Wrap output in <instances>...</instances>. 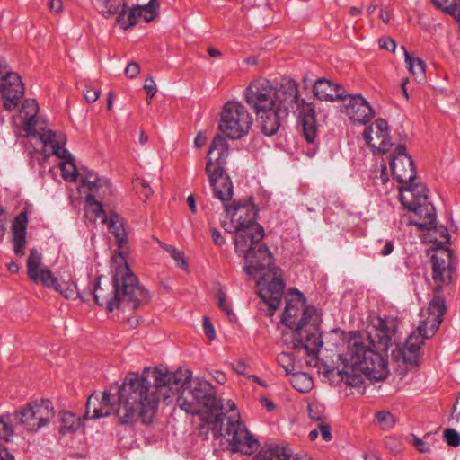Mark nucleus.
<instances>
[{
    "label": "nucleus",
    "instance_id": "f257e3e1",
    "mask_svg": "<svg viewBox=\"0 0 460 460\" xmlns=\"http://www.w3.org/2000/svg\"><path fill=\"white\" fill-rule=\"evenodd\" d=\"M180 390L177 404L189 414H200L201 429L211 430L215 438H226L233 452L250 455L257 449L258 441L241 421L235 404L228 401L229 411L225 412L221 400L212 393V385L192 378L189 369L171 372L146 367L141 376H127L117 392L119 422L133 424L139 419L144 424L153 422L160 401L170 403Z\"/></svg>",
    "mask_w": 460,
    "mask_h": 460
},
{
    "label": "nucleus",
    "instance_id": "f03ea898",
    "mask_svg": "<svg viewBox=\"0 0 460 460\" xmlns=\"http://www.w3.org/2000/svg\"><path fill=\"white\" fill-rule=\"evenodd\" d=\"M397 320L393 317H376L368 338L373 347L367 345L361 335L351 333L346 350L340 355L341 365L327 371L331 383L344 382L348 386L360 388L366 377L384 380L388 375L387 360L381 351H387L395 343Z\"/></svg>",
    "mask_w": 460,
    "mask_h": 460
},
{
    "label": "nucleus",
    "instance_id": "7ed1b4c3",
    "mask_svg": "<svg viewBox=\"0 0 460 460\" xmlns=\"http://www.w3.org/2000/svg\"><path fill=\"white\" fill-rule=\"evenodd\" d=\"M245 101L257 115L261 111L278 107L284 111L299 110V120L308 143H314L317 137L315 112L310 103L299 98L298 84L291 79L283 80L279 87L266 78L252 81L245 91Z\"/></svg>",
    "mask_w": 460,
    "mask_h": 460
},
{
    "label": "nucleus",
    "instance_id": "20e7f679",
    "mask_svg": "<svg viewBox=\"0 0 460 460\" xmlns=\"http://www.w3.org/2000/svg\"><path fill=\"white\" fill-rule=\"evenodd\" d=\"M111 270V282L99 277L94 285L92 293L96 304L111 312L114 309L134 311L140 305L148 302V292L139 285L121 252L113 255Z\"/></svg>",
    "mask_w": 460,
    "mask_h": 460
},
{
    "label": "nucleus",
    "instance_id": "39448f33",
    "mask_svg": "<svg viewBox=\"0 0 460 460\" xmlns=\"http://www.w3.org/2000/svg\"><path fill=\"white\" fill-rule=\"evenodd\" d=\"M282 323L287 327L283 332V338L288 347L297 350L304 349L308 356L316 354L323 345L319 335L321 314L314 306L305 305L300 292L287 302Z\"/></svg>",
    "mask_w": 460,
    "mask_h": 460
},
{
    "label": "nucleus",
    "instance_id": "423d86ee",
    "mask_svg": "<svg viewBox=\"0 0 460 460\" xmlns=\"http://www.w3.org/2000/svg\"><path fill=\"white\" fill-rule=\"evenodd\" d=\"M446 310L445 299L436 294L429 304L428 318L408 337L402 347L397 345L395 349L392 350V356L396 360L402 359L405 364L417 366L424 340L435 334L443 321Z\"/></svg>",
    "mask_w": 460,
    "mask_h": 460
},
{
    "label": "nucleus",
    "instance_id": "0eeeda50",
    "mask_svg": "<svg viewBox=\"0 0 460 460\" xmlns=\"http://www.w3.org/2000/svg\"><path fill=\"white\" fill-rule=\"evenodd\" d=\"M229 146L222 135H217L210 143L205 172L213 190L214 197L221 201L231 199L234 187L230 177L225 172Z\"/></svg>",
    "mask_w": 460,
    "mask_h": 460
},
{
    "label": "nucleus",
    "instance_id": "6e6552de",
    "mask_svg": "<svg viewBox=\"0 0 460 460\" xmlns=\"http://www.w3.org/2000/svg\"><path fill=\"white\" fill-rule=\"evenodd\" d=\"M400 200L409 211L413 212L410 224L421 230H430L436 227V210L428 200V190L423 184L399 187Z\"/></svg>",
    "mask_w": 460,
    "mask_h": 460
},
{
    "label": "nucleus",
    "instance_id": "1a4fd4ad",
    "mask_svg": "<svg viewBox=\"0 0 460 460\" xmlns=\"http://www.w3.org/2000/svg\"><path fill=\"white\" fill-rule=\"evenodd\" d=\"M39 111V106L34 99L25 100L20 110V116L23 122V128L28 137H38L44 145L45 148L50 147L51 152L45 155L46 158L50 155L57 156H67L69 151L65 147L66 137L62 133H57L51 129H44L42 132L36 129L37 121L35 117Z\"/></svg>",
    "mask_w": 460,
    "mask_h": 460
},
{
    "label": "nucleus",
    "instance_id": "9d476101",
    "mask_svg": "<svg viewBox=\"0 0 460 460\" xmlns=\"http://www.w3.org/2000/svg\"><path fill=\"white\" fill-rule=\"evenodd\" d=\"M252 118L240 102L229 101L222 108L219 129L231 139H240L249 133Z\"/></svg>",
    "mask_w": 460,
    "mask_h": 460
},
{
    "label": "nucleus",
    "instance_id": "9b49d317",
    "mask_svg": "<svg viewBox=\"0 0 460 460\" xmlns=\"http://www.w3.org/2000/svg\"><path fill=\"white\" fill-rule=\"evenodd\" d=\"M53 417V406L49 400L28 403L14 414L17 423L31 432H36L47 426Z\"/></svg>",
    "mask_w": 460,
    "mask_h": 460
},
{
    "label": "nucleus",
    "instance_id": "f8f14e48",
    "mask_svg": "<svg viewBox=\"0 0 460 460\" xmlns=\"http://www.w3.org/2000/svg\"><path fill=\"white\" fill-rule=\"evenodd\" d=\"M258 294L272 310H276L281 302L285 289L281 270L273 269L266 271L257 281Z\"/></svg>",
    "mask_w": 460,
    "mask_h": 460
},
{
    "label": "nucleus",
    "instance_id": "ddd939ff",
    "mask_svg": "<svg viewBox=\"0 0 460 460\" xmlns=\"http://www.w3.org/2000/svg\"><path fill=\"white\" fill-rule=\"evenodd\" d=\"M258 210L248 212V219L243 228H237L238 234L234 238L235 252L245 255L256 248L264 237L263 227L256 223Z\"/></svg>",
    "mask_w": 460,
    "mask_h": 460
},
{
    "label": "nucleus",
    "instance_id": "4468645a",
    "mask_svg": "<svg viewBox=\"0 0 460 460\" xmlns=\"http://www.w3.org/2000/svg\"><path fill=\"white\" fill-rule=\"evenodd\" d=\"M0 91L4 99V107L9 111L18 106L24 93L20 75L11 72L9 67L2 63H0Z\"/></svg>",
    "mask_w": 460,
    "mask_h": 460
},
{
    "label": "nucleus",
    "instance_id": "2eb2a0df",
    "mask_svg": "<svg viewBox=\"0 0 460 460\" xmlns=\"http://www.w3.org/2000/svg\"><path fill=\"white\" fill-rule=\"evenodd\" d=\"M390 169L392 175L401 184L400 187L414 186L411 181L416 177V170L411 157L407 154L403 145L396 146L390 155Z\"/></svg>",
    "mask_w": 460,
    "mask_h": 460
},
{
    "label": "nucleus",
    "instance_id": "dca6fc26",
    "mask_svg": "<svg viewBox=\"0 0 460 460\" xmlns=\"http://www.w3.org/2000/svg\"><path fill=\"white\" fill-rule=\"evenodd\" d=\"M453 252L447 247H438L431 257L432 276L437 286L435 293L442 290V284H448L451 281V264Z\"/></svg>",
    "mask_w": 460,
    "mask_h": 460
},
{
    "label": "nucleus",
    "instance_id": "f3484780",
    "mask_svg": "<svg viewBox=\"0 0 460 460\" xmlns=\"http://www.w3.org/2000/svg\"><path fill=\"white\" fill-rule=\"evenodd\" d=\"M97 9L106 18L117 14L116 22L124 30L136 24V10H127L124 0H95Z\"/></svg>",
    "mask_w": 460,
    "mask_h": 460
},
{
    "label": "nucleus",
    "instance_id": "a211bd4d",
    "mask_svg": "<svg viewBox=\"0 0 460 460\" xmlns=\"http://www.w3.org/2000/svg\"><path fill=\"white\" fill-rule=\"evenodd\" d=\"M230 199L222 201L224 205L225 211L228 217L231 218V223H223L222 226L228 233H235L238 234L237 228H243L247 224L246 220L248 219V212L251 210H257L254 204L252 202V198L249 197L247 199L243 201H235L234 200L232 203H228Z\"/></svg>",
    "mask_w": 460,
    "mask_h": 460
},
{
    "label": "nucleus",
    "instance_id": "6ab92c4d",
    "mask_svg": "<svg viewBox=\"0 0 460 460\" xmlns=\"http://www.w3.org/2000/svg\"><path fill=\"white\" fill-rule=\"evenodd\" d=\"M276 269L273 266V257L265 243H260L255 249L245 255L243 270L247 275L255 278L258 273Z\"/></svg>",
    "mask_w": 460,
    "mask_h": 460
},
{
    "label": "nucleus",
    "instance_id": "aec40b11",
    "mask_svg": "<svg viewBox=\"0 0 460 460\" xmlns=\"http://www.w3.org/2000/svg\"><path fill=\"white\" fill-rule=\"evenodd\" d=\"M363 137L366 142L379 153H387L392 146L389 137V126L384 119L379 118L376 119L374 124L366 128Z\"/></svg>",
    "mask_w": 460,
    "mask_h": 460
},
{
    "label": "nucleus",
    "instance_id": "412c9836",
    "mask_svg": "<svg viewBox=\"0 0 460 460\" xmlns=\"http://www.w3.org/2000/svg\"><path fill=\"white\" fill-rule=\"evenodd\" d=\"M111 194V185L106 178L102 179L98 184L88 190L86 196L88 212L93 213L95 218L101 219L102 223L107 222V215L102 201L108 199Z\"/></svg>",
    "mask_w": 460,
    "mask_h": 460
},
{
    "label": "nucleus",
    "instance_id": "4be33fe9",
    "mask_svg": "<svg viewBox=\"0 0 460 460\" xmlns=\"http://www.w3.org/2000/svg\"><path fill=\"white\" fill-rule=\"evenodd\" d=\"M345 112L354 122L367 124L375 116V111L367 100L360 94L346 95Z\"/></svg>",
    "mask_w": 460,
    "mask_h": 460
},
{
    "label": "nucleus",
    "instance_id": "5701e85b",
    "mask_svg": "<svg viewBox=\"0 0 460 460\" xmlns=\"http://www.w3.org/2000/svg\"><path fill=\"white\" fill-rule=\"evenodd\" d=\"M114 407L111 394L104 391L102 394H93L88 397L84 419H100L109 416Z\"/></svg>",
    "mask_w": 460,
    "mask_h": 460
},
{
    "label": "nucleus",
    "instance_id": "b1692460",
    "mask_svg": "<svg viewBox=\"0 0 460 460\" xmlns=\"http://www.w3.org/2000/svg\"><path fill=\"white\" fill-rule=\"evenodd\" d=\"M314 95L323 101L335 102L344 100L345 96L342 86L334 84L324 78L318 79L314 85Z\"/></svg>",
    "mask_w": 460,
    "mask_h": 460
},
{
    "label": "nucleus",
    "instance_id": "393cba45",
    "mask_svg": "<svg viewBox=\"0 0 460 460\" xmlns=\"http://www.w3.org/2000/svg\"><path fill=\"white\" fill-rule=\"evenodd\" d=\"M27 224V213L26 211H22L15 217L12 225L13 252L17 256L24 255Z\"/></svg>",
    "mask_w": 460,
    "mask_h": 460
},
{
    "label": "nucleus",
    "instance_id": "a878e982",
    "mask_svg": "<svg viewBox=\"0 0 460 460\" xmlns=\"http://www.w3.org/2000/svg\"><path fill=\"white\" fill-rule=\"evenodd\" d=\"M252 460H305L292 457V450L285 446L266 445L252 458Z\"/></svg>",
    "mask_w": 460,
    "mask_h": 460
},
{
    "label": "nucleus",
    "instance_id": "bb28decb",
    "mask_svg": "<svg viewBox=\"0 0 460 460\" xmlns=\"http://www.w3.org/2000/svg\"><path fill=\"white\" fill-rule=\"evenodd\" d=\"M283 108L278 107L269 111H261L259 116L261 129L265 136L270 137L278 132L280 127V112Z\"/></svg>",
    "mask_w": 460,
    "mask_h": 460
},
{
    "label": "nucleus",
    "instance_id": "cd10ccee",
    "mask_svg": "<svg viewBox=\"0 0 460 460\" xmlns=\"http://www.w3.org/2000/svg\"><path fill=\"white\" fill-rule=\"evenodd\" d=\"M111 233L114 235L119 248L127 243V234L123 226L122 218L116 213H111L110 217H107V222Z\"/></svg>",
    "mask_w": 460,
    "mask_h": 460
},
{
    "label": "nucleus",
    "instance_id": "c85d7f7f",
    "mask_svg": "<svg viewBox=\"0 0 460 460\" xmlns=\"http://www.w3.org/2000/svg\"><path fill=\"white\" fill-rule=\"evenodd\" d=\"M402 49L404 52L405 62L408 66V70L415 77V80L420 84L425 82V63L420 58H412L406 50L404 46H402Z\"/></svg>",
    "mask_w": 460,
    "mask_h": 460
},
{
    "label": "nucleus",
    "instance_id": "c756f323",
    "mask_svg": "<svg viewBox=\"0 0 460 460\" xmlns=\"http://www.w3.org/2000/svg\"><path fill=\"white\" fill-rule=\"evenodd\" d=\"M60 432L65 435L76 431L81 426V418L71 411H63L58 414Z\"/></svg>",
    "mask_w": 460,
    "mask_h": 460
},
{
    "label": "nucleus",
    "instance_id": "7c9ffc66",
    "mask_svg": "<svg viewBox=\"0 0 460 460\" xmlns=\"http://www.w3.org/2000/svg\"><path fill=\"white\" fill-rule=\"evenodd\" d=\"M58 157L65 160L59 164L63 179L67 181L75 182L80 174V171L76 168L71 153L69 152V155L67 156Z\"/></svg>",
    "mask_w": 460,
    "mask_h": 460
},
{
    "label": "nucleus",
    "instance_id": "2f4dec72",
    "mask_svg": "<svg viewBox=\"0 0 460 460\" xmlns=\"http://www.w3.org/2000/svg\"><path fill=\"white\" fill-rule=\"evenodd\" d=\"M291 385L300 393H307L314 386L313 378L305 372L296 371L290 376Z\"/></svg>",
    "mask_w": 460,
    "mask_h": 460
},
{
    "label": "nucleus",
    "instance_id": "473e14b6",
    "mask_svg": "<svg viewBox=\"0 0 460 460\" xmlns=\"http://www.w3.org/2000/svg\"><path fill=\"white\" fill-rule=\"evenodd\" d=\"M158 0H150L148 4L135 7L137 19L143 18L145 22L153 21L157 13Z\"/></svg>",
    "mask_w": 460,
    "mask_h": 460
},
{
    "label": "nucleus",
    "instance_id": "72a5a7b5",
    "mask_svg": "<svg viewBox=\"0 0 460 460\" xmlns=\"http://www.w3.org/2000/svg\"><path fill=\"white\" fill-rule=\"evenodd\" d=\"M30 279L36 283L40 282L43 286L49 288H55L58 282V278L46 267L41 268V270L37 271V275L34 278Z\"/></svg>",
    "mask_w": 460,
    "mask_h": 460
},
{
    "label": "nucleus",
    "instance_id": "f704fd0d",
    "mask_svg": "<svg viewBox=\"0 0 460 460\" xmlns=\"http://www.w3.org/2000/svg\"><path fill=\"white\" fill-rule=\"evenodd\" d=\"M42 254L36 249L30 251V255L27 260V270L29 278H34L37 271L41 270Z\"/></svg>",
    "mask_w": 460,
    "mask_h": 460
},
{
    "label": "nucleus",
    "instance_id": "c9c22d12",
    "mask_svg": "<svg viewBox=\"0 0 460 460\" xmlns=\"http://www.w3.org/2000/svg\"><path fill=\"white\" fill-rule=\"evenodd\" d=\"M277 362L286 371L287 375L291 376L292 374L296 372V363L292 354L286 352L279 354Z\"/></svg>",
    "mask_w": 460,
    "mask_h": 460
},
{
    "label": "nucleus",
    "instance_id": "e433bc0d",
    "mask_svg": "<svg viewBox=\"0 0 460 460\" xmlns=\"http://www.w3.org/2000/svg\"><path fill=\"white\" fill-rule=\"evenodd\" d=\"M79 176L81 178L82 187H86L88 190L93 188L96 184H98L99 181H101V180L102 179L98 177L94 172L89 171L84 168L80 169Z\"/></svg>",
    "mask_w": 460,
    "mask_h": 460
},
{
    "label": "nucleus",
    "instance_id": "4c0bfd02",
    "mask_svg": "<svg viewBox=\"0 0 460 460\" xmlns=\"http://www.w3.org/2000/svg\"><path fill=\"white\" fill-rule=\"evenodd\" d=\"M14 435L13 427L11 419L8 415H3L0 417V438L6 442L12 440V437Z\"/></svg>",
    "mask_w": 460,
    "mask_h": 460
},
{
    "label": "nucleus",
    "instance_id": "58836bf2",
    "mask_svg": "<svg viewBox=\"0 0 460 460\" xmlns=\"http://www.w3.org/2000/svg\"><path fill=\"white\" fill-rule=\"evenodd\" d=\"M378 425L384 430L391 429L396 422L394 416L386 411H380L376 413Z\"/></svg>",
    "mask_w": 460,
    "mask_h": 460
},
{
    "label": "nucleus",
    "instance_id": "ea45409f",
    "mask_svg": "<svg viewBox=\"0 0 460 460\" xmlns=\"http://www.w3.org/2000/svg\"><path fill=\"white\" fill-rule=\"evenodd\" d=\"M56 291L59 292L66 298H75L79 296L76 286L74 282H58L55 288Z\"/></svg>",
    "mask_w": 460,
    "mask_h": 460
},
{
    "label": "nucleus",
    "instance_id": "a19ab883",
    "mask_svg": "<svg viewBox=\"0 0 460 460\" xmlns=\"http://www.w3.org/2000/svg\"><path fill=\"white\" fill-rule=\"evenodd\" d=\"M432 3L437 8L453 16L456 13L460 5V0H432Z\"/></svg>",
    "mask_w": 460,
    "mask_h": 460
},
{
    "label": "nucleus",
    "instance_id": "79ce46f5",
    "mask_svg": "<svg viewBox=\"0 0 460 460\" xmlns=\"http://www.w3.org/2000/svg\"><path fill=\"white\" fill-rule=\"evenodd\" d=\"M161 247L166 251L173 258V260L177 262L178 266L181 269L187 270V262L184 260L183 252L179 251L173 246L165 244L164 243H160Z\"/></svg>",
    "mask_w": 460,
    "mask_h": 460
},
{
    "label": "nucleus",
    "instance_id": "37998d69",
    "mask_svg": "<svg viewBox=\"0 0 460 460\" xmlns=\"http://www.w3.org/2000/svg\"><path fill=\"white\" fill-rule=\"evenodd\" d=\"M134 187L138 193L140 199H147L152 194V189L149 186V184L146 182V181L143 179L137 178L134 181Z\"/></svg>",
    "mask_w": 460,
    "mask_h": 460
},
{
    "label": "nucleus",
    "instance_id": "c03bdc74",
    "mask_svg": "<svg viewBox=\"0 0 460 460\" xmlns=\"http://www.w3.org/2000/svg\"><path fill=\"white\" fill-rule=\"evenodd\" d=\"M217 305L218 307L226 314L230 321H234L235 319V315L233 310L226 304V295L224 291L219 290L217 294Z\"/></svg>",
    "mask_w": 460,
    "mask_h": 460
},
{
    "label": "nucleus",
    "instance_id": "a18cd8bd",
    "mask_svg": "<svg viewBox=\"0 0 460 460\" xmlns=\"http://www.w3.org/2000/svg\"><path fill=\"white\" fill-rule=\"evenodd\" d=\"M444 438L449 447H456L460 445V434L454 429H445Z\"/></svg>",
    "mask_w": 460,
    "mask_h": 460
},
{
    "label": "nucleus",
    "instance_id": "49530a36",
    "mask_svg": "<svg viewBox=\"0 0 460 460\" xmlns=\"http://www.w3.org/2000/svg\"><path fill=\"white\" fill-rule=\"evenodd\" d=\"M380 244H383L382 248L379 251V254L382 256H388L394 251V241L385 239V240H378Z\"/></svg>",
    "mask_w": 460,
    "mask_h": 460
},
{
    "label": "nucleus",
    "instance_id": "de8ad7c7",
    "mask_svg": "<svg viewBox=\"0 0 460 460\" xmlns=\"http://www.w3.org/2000/svg\"><path fill=\"white\" fill-rule=\"evenodd\" d=\"M144 89L147 93V100L152 99L157 92L156 84L153 79V77H148L146 79Z\"/></svg>",
    "mask_w": 460,
    "mask_h": 460
},
{
    "label": "nucleus",
    "instance_id": "09e8293b",
    "mask_svg": "<svg viewBox=\"0 0 460 460\" xmlns=\"http://www.w3.org/2000/svg\"><path fill=\"white\" fill-rule=\"evenodd\" d=\"M378 44H379L380 49H385V50H391L392 52H394L395 48H396L395 41L389 37L380 38Z\"/></svg>",
    "mask_w": 460,
    "mask_h": 460
},
{
    "label": "nucleus",
    "instance_id": "8fccbe9b",
    "mask_svg": "<svg viewBox=\"0 0 460 460\" xmlns=\"http://www.w3.org/2000/svg\"><path fill=\"white\" fill-rule=\"evenodd\" d=\"M317 427H318L319 434H321L323 439L325 441H330L332 438L330 426L328 424L324 423L323 420L318 423Z\"/></svg>",
    "mask_w": 460,
    "mask_h": 460
},
{
    "label": "nucleus",
    "instance_id": "3c124183",
    "mask_svg": "<svg viewBox=\"0 0 460 460\" xmlns=\"http://www.w3.org/2000/svg\"><path fill=\"white\" fill-rule=\"evenodd\" d=\"M100 93L97 89L87 86L84 91V96L88 102H94L99 98Z\"/></svg>",
    "mask_w": 460,
    "mask_h": 460
},
{
    "label": "nucleus",
    "instance_id": "603ef678",
    "mask_svg": "<svg viewBox=\"0 0 460 460\" xmlns=\"http://www.w3.org/2000/svg\"><path fill=\"white\" fill-rule=\"evenodd\" d=\"M139 72L140 66L136 62H130L129 64H128L125 69L126 75L130 79L135 78L139 74Z\"/></svg>",
    "mask_w": 460,
    "mask_h": 460
},
{
    "label": "nucleus",
    "instance_id": "864d4df0",
    "mask_svg": "<svg viewBox=\"0 0 460 460\" xmlns=\"http://www.w3.org/2000/svg\"><path fill=\"white\" fill-rule=\"evenodd\" d=\"M203 331L205 335L209 339L213 340L216 336L215 329L212 323L209 322L208 317H204L203 319Z\"/></svg>",
    "mask_w": 460,
    "mask_h": 460
},
{
    "label": "nucleus",
    "instance_id": "5fc2aeb1",
    "mask_svg": "<svg viewBox=\"0 0 460 460\" xmlns=\"http://www.w3.org/2000/svg\"><path fill=\"white\" fill-rule=\"evenodd\" d=\"M413 445L420 453H427L429 451V446L428 443L417 437L413 438Z\"/></svg>",
    "mask_w": 460,
    "mask_h": 460
},
{
    "label": "nucleus",
    "instance_id": "6e6d98bb",
    "mask_svg": "<svg viewBox=\"0 0 460 460\" xmlns=\"http://www.w3.org/2000/svg\"><path fill=\"white\" fill-rule=\"evenodd\" d=\"M48 5L50 12L54 13H59L63 10L62 0H49Z\"/></svg>",
    "mask_w": 460,
    "mask_h": 460
},
{
    "label": "nucleus",
    "instance_id": "4d7b16f0",
    "mask_svg": "<svg viewBox=\"0 0 460 460\" xmlns=\"http://www.w3.org/2000/svg\"><path fill=\"white\" fill-rule=\"evenodd\" d=\"M211 235H212L213 242L216 245L221 246L225 243V239L222 236L221 233L217 229L213 228L211 230Z\"/></svg>",
    "mask_w": 460,
    "mask_h": 460
},
{
    "label": "nucleus",
    "instance_id": "13d9d810",
    "mask_svg": "<svg viewBox=\"0 0 460 460\" xmlns=\"http://www.w3.org/2000/svg\"><path fill=\"white\" fill-rule=\"evenodd\" d=\"M206 143H207L206 135L203 132L199 131L194 138L195 147L200 148V147L204 146L206 145Z\"/></svg>",
    "mask_w": 460,
    "mask_h": 460
},
{
    "label": "nucleus",
    "instance_id": "bf43d9fd",
    "mask_svg": "<svg viewBox=\"0 0 460 460\" xmlns=\"http://www.w3.org/2000/svg\"><path fill=\"white\" fill-rule=\"evenodd\" d=\"M0 460H14L13 455L8 451L6 447L0 444Z\"/></svg>",
    "mask_w": 460,
    "mask_h": 460
},
{
    "label": "nucleus",
    "instance_id": "052dcab7",
    "mask_svg": "<svg viewBox=\"0 0 460 460\" xmlns=\"http://www.w3.org/2000/svg\"><path fill=\"white\" fill-rule=\"evenodd\" d=\"M247 365L245 362L240 360L235 365H233V369L238 374L242 376H245V369Z\"/></svg>",
    "mask_w": 460,
    "mask_h": 460
},
{
    "label": "nucleus",
    "instance_id": "680f3d73",
    "mask_svg": "<svg viewBox=\"0 0 460 460\" xmlns=\"http://www.w3.org/2000/svg\"><path fill=\"white\" fill-rule=\"evenodd\" d=\"M213 378L218 383V384H225L226 382V376L224 372L219 370H215L213 372Z\"/></svg>",
    "mask_w": 460,
    "mask_h": 460
},
{
    "label": "nucleus",
    "instance_id": "e2e57ef3",
    "mask_svg": "<svg viewBox=\"0 0 460 460\" xmlns=\"http://www.w3.org/2000/svg\"><path fill=\"white\" fill-rule=\"evenodd\" d=\"M187 203L190 207V209L193 212V213H196L197 212V207H196V199H195V197L190 194L188 196L187 198Z\"/></svg>",
    "mask_w": 460,
    "mask_h": 460
},
{
    "label": "nucleus",
    "instance_id": "0e129e2a",
    "mask_svg": "<svg viewBox=\"0 0 460 460\" xmlns=\"http://www.w3.org/2000/svg\"><path fill=\"white\" fill-rule=\"evenodd\" d=\"M453 413L456 414V419L458 421L460 420V396L456 399V402L454 405Z\"/></svg>",
    "mask_w": 460,
    "mask_h": 460
},
{
    "label": "nucleus",
    "instance_id": "69168bd1",
    "mask_svg": "<svg viewBox=\"0 0 460 460\" xmlns=\"http://www.w3.org/2000/svg\"><path fill=\"white\" fill-rule=\"evenodd\" d=\"M261 402L269 411L273 410L275 407L274 403L266 397L262 398Z\"/></svg>",
    "mask_w": 460,
    "mask_h": 460
},
{
    "label": "nucleus",
    "instance_id": "338daca9",
    "mask_svg": "<svg viewBox=\"0 0 460 460\" xmlns=\"http://www.w3.org/2000/svg\"><path fill=\"white\" fill-rule=\"evenodd\" d=\"M308 411H309V417L311 419L316 420L319 422L323 421V419L321 418V416L318 415L317 413H315L311 406L308 407Z\"/></svg>",
    "mask_w": 460,
    "mask_h": 460
},
{
    "label": "nucleus",
    "instance_id": "774afa93",
    "mask_svg": "<svg viewBox=\"0 0 460 460\" xmlns=\"http://www.w3.org/2000/svg\"><path fill=\"white\" fill-rule=\"evenodd\" d=\"M7 268H8V270L10 272H13V273H16L18 272L19 270V265L13 261L10 262L8 265H7Z\"/></svg>",
    "mask_w": 460,
    "mask_h": 460
}]
</instances>
